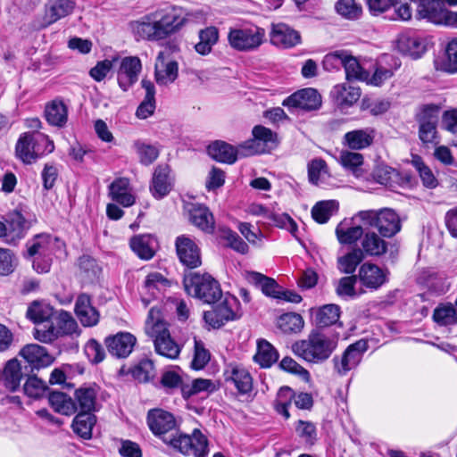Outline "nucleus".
<instances>
[{
  "label": "nucleus",
  "instance_id": "1",
  "mask_svg": "<svg viewBox=\"0 0 457 457\" xmlns=\"http://www.w3.org/2000/svg\"><path fill=\"white\" fill-rule=\"evenodd\" d=\"M147 424L150 430L184 455L206 457L209 453L208 440L195 428L191 436L178 433L177 421L172 413L162 409H153L147 413Z\"/></svg>",
  "mask_w": 457,
  "mask_h": 457
},
{
  "label": "nucleus",
  "instance_id": "2",
  "mask_svg": "<svg viewBox=\"0 0 457 457\" xmlns=\"http://www.w3.org/2000/svg\"><path fill=\"white\" fill-rule=\"evenodd\" d=\"M183 17L175 7L157 10L143 16L132 23L136 37L149 41H160L177 33L186 23Z\"/></svg>",
  "mask_w": 457,
  "mask_h": 457
},
{
  "label": "nucleus",
  "instance_id": "3",
  "mask_svg": "<svg viewBox=\"0 0 457 457\" xmlns=\"http://www.w3.org/2000/svg\"><path fill=\"white\" fill-rule=\"evenodd\" d=\"M338 333H328L320 329H312L307 339L296 341L292 345L295 355L312 363L327 361L338 344Z\"/></svg>",
  "mask_w": 457,
  "mask_h": 457
},
{
  "label": "nucleus",
  "instance_id": "4",
  "mask_svg": "<svg viewBox=\"0 0 457 457\" xmlns=\"http://www.w3.org/2000/svg\"><path fill=\"white\" fill-rule=\"evenodd\" d=\"M159 312L152 308L145 324V332L153 339L155 352L168 359L179 356L181 348L171 337L169 325L158 317Z\"/></svg>",
  "mask_w": 457,
  "mask_h": 457
},
{
  "label": "nucleus",
  "instance_id": "5",
  "mask_svg": "<svg viewBox=\"0 0 457 457\" xmlns=\"http://www.w3.org/2000/svg\"><path fill=\"white\" fill-rule=\"evenodd\" d=\"M184 287L191 295L206 303H215L222 297L219 282L209 273L190 272L185 275Z\"/></svg>",
  "mask_w": 457,
  "mask_h": 457
},
{
  "label": "nucleus",
  "instance_id": "6",
  "mask_svg": "<svg viewBox=\"0 0 457 457\" xmlns=\"http://www.w3.org/2000/svg\"><path fill=\"white\" fill-rule=\"evenodd\" d=\"M364 225L377 228L381 237H392L401 230V220L392 209L360 211L355 214Z\"/></svg>",
  "mask_w": 457,
  "mask_h": 457
},
{
  "label": "nucleus",
  "instance_id": "7",
  "mask_svg": "<svg viewBox=\"0 0 457 457\" xmlns=\"http://www.w3.org/2000/svg\"><path fill=\"white\" fill-rule=\"evenodd\" d=\"M241 316L238 300L232 295L226 296L222 303L204 313L205 322L213 328H219L228 320H237Z\"/></svg>",
  "mask_w": 457,
  "mask_h": 457
},
{
  "label": "nucleus",
  "instance_id": "8",
  "mask_svg": "<svg viewBox=\"0 0 457 457\" xmlns=\"http://www.w3.org/2000/svg\"><path fill=\"white\" fill-rule=\"evenodd\" d=\"M253 137L240 145L244 157L266 153L277 145L276 133L262 125L253 127Z\"/></svg>",
  "mask_w": 457,
  "mask_h": 457
},
{
  "label": "nucleus",
  "instance_id": "9",
  "mask_svg": "<svg viewBox=\"0 0 457 457\" xmlns=\"http://www.w3.org/2000/svg\"><path fill=\"white\" fill-rule=\"evenodd\" d=\"M368 347V342L365 339H360L348 345L340 357L337 355L333 358L335 371L339 376H345L350 370L355 369L361 361Z\"/></svg>",
  "mask_w": 457,
  "mask_h": 457
},
{
  "label": "nucleus",
  "instance_id": "10",
  "mask_svg": "<svg viewBox=\"0 0 457 457\" xmlns=\"http://www.w3.org/2000/svg\"><path fill=\"white\" fill-rule=\"evenodd\" d=\"M417 15L436 24L451 26L453 12L447 10L443 0H417Z\"/></svg>",
  "mask_w": 457,
  "mask_h": 457
},
{
  "label": "nucleus",
  "instance_id": "11",
  "mask_svg": "<svg viewBox=\"0 0 457 457\" xmlns=\"http://www.w3.org/2000/svg\"><path fill=\"white\" fill-rule=\"evenodd\" d=\"M265 30L262 28L235 29L228 33L230 46L239 51H249L258 47L262 43Z\"/></svg>",
  "mask_w": 457,
  "mask_h": 457
},
{
  "label": "nucleus",
  "instance_id": "12",
  "mask_svg": "<svg viewBox=\"0 0 457 457\" xmlns=\"http://www.w3.org/2000/svg\"><path fill=\"white\" fill-rule=\"evenodd\" d=\"M177 254L180 262L189 269H195L202 264L200 248L195 242L185 236H179L175 242Z\"/></svg>",
  "mask_w": 457,
  "mask_h": 457
},
{
  "label": "nucleus",
  "instance_id": "13",
  "mask_svg": "<svg viewBox=\"0 0 457 457\" xmlns=\"http://www.w3.org/2000/svg\"><path fill=\"white\" fill-rule=\"evenodd\" d=\"M282 104L289 108L313 111L321 105V96L314 88H303L287 97Z\"/></svg>",
  "mask_w": 457,
  "mask_h": 457
},
{
  "label": "nucleus",
  "instance_id": "14",
  "mask_svg": "<svg viewBox=\"0 0 457 457\" xmlns=\"http://www.w3.org/2000/svg\"><path fill=\"white\" fill-rule=\"evenodd\" d=\"M136 343L137 338L129 332H119L104 339L108 352L118 358L128 357L131 353Z\"/></svg>",
  "mask_w": 457,
  "mask_h": 457
},
{
  "label": "nucleus",
  "instance_id": "15",
  "mask_svg": "<svg viewBox=\"0 0 457 457\" xmlns=\"http://www.w3.org/2000/svg\"><path fill=\"white\" fill-rule=\"evenodd\" d=\"M270 42L282 48H292L301 43V35L285 23L272 24Z\"/></svg>",
  "mask_w": 457,
  "mask_h": 457
},
{
  "label": "nucleus",
  "instance_id": "16",
  "mask_svg": "<svg viewBox=\"0 0 457 457\" xmlns=\"http://www.w3.org/2000/svg\"><path fill=\"white\" fill-rule=\"evenodd\" d=\"M141 68L138 57L129 56L122 59L117 73L118 83L122 90L127 91L137 80Z\"/></svg>",
  "mask_w": 457,
  "mask_h": 457
},
{
  "label": "nucleus",
  "instance_id": "17",
  "mask_svg": "<svg viewBox=\"0 0 457 457\" xmlns=\"http://www.w3.org/2000/svg\"><path fill=\"white\" fill-rule=\"evenodd\" d=\"M16 156L25 164H31L43 155L37 147L36 134L24 133L20 137L15 147Z\"/></svg>",
  "mask_w": 457,
  "mask_h": 457
},
{
  "label": "nucleus",
  "instance_id": "18",
  "mask_svg": "<svg viewBox=\"0 0 457 457\" xmlns=\"http://www.w3.org/2000/svg\"><path fill=\"white\" fill-rule=\"evenodd\" d=\"M74 311L84 327L96 326L99 321V312L92 305L91 297L87 294L82 293L78 295Z\"/></svg>",
  "mask_w": 457,
  "mask_h": 457
},
{
  "label": "nucleus",
  "instance_id": "19",
  "mask_svg": "<svg viewBox=\"0 0 457 457\" xmlns=\"http://www.w3.org/2000/svg\"><path fill=\"white\" fill-rule=\"evenodd\" d=\"M75 5L73 0H48L45 6L43 27H47L70 15Z\"/></svg>",
  "mask_w": 457,
  "mask_h": 457
},
{
  "label": "nucleus",
  "instance_id": "20",
  "mask_svg": "<svg viewBox=\"0 0 457 457\" xmlns=\"http://www.w3.org/2000/svg\"><path fill=\"white\" fill-rule=\"evenodd\" d=\"M357 276L362 286L376 290L386 281V272L373 263L365 262L360 269Z\"/></svg>",
  "mask_w": 457,
  "mask_h": 457
},
{
  "label": "nucleus",
  "instance_id": "21",
  "mask_svg": "<svg viewBox=\"0 0 457 457\" xmlns=\"http://www.w3.org/2000/svg\"><path fill=\"white\" fill-rule=\"evenodd\" d=\"M20 354L29 364L32 370L47 367L54 361V358L48 353L46 349L37 344L25 345L21 350Z\"/></svg>",
  "mask_w": 457,
  "mask_h": 457
},
{
  "label": "nucleus",
  "instance_id": "22",
  "mask_svg": "<svg viewBox=\"0 0 457 457\" xmlns=\"http://www.w3.org/2000/svg\"><path fill=\"white\" fill-rule=\"evenodd\" d=\"M397 48L403 54L416 59L425 53L426 44L424 39L415 33L407 32L399 36Z\"/></svg>",
  "mask_w": 457,
  "mask_h": 457
},
{
  "label": "nucleus",
  "instance_id": "23",
  "mask_svg": "<svg viewBox=\"0 0 457 457\" xmlns=\"http://www.w3.org/2000/svg\"><path fill=\"white\" fill-rule=\"evenodd\" d=\"M4 220L8 233L5 242L15 244L17 240L24 237L25 231L29 228L28 221L19 210L8 212Z\"/></svg>",
  "mask_w": 457,
  "mask_h": 457
},
{
  "label": "nucleus",
  "instance_id": "24",
  "mask_svg": "<svg viewBox=\"0 0 457 457\" xmlns=\"http://www.w3.org/2000/svg\"><path fill=\"white\" fill-rule=\"evenodd\" d=\"M208 154L214 160L232 164L237 159V155L242 156V149L239 146L238 149H236L233 145L220 140L214 141L211 145H209Z\"/></svg>",
  "mask_w": 457,
  "mask_h": 457
},
{
  "label": "nucleus",
  "instance_id": "25",
  "mask_svg": "<svg viewBox=\"0 0 457 457\" xmlns=\"http://www.w3.org/2000/svg\"><path fill=\"white\" fill-rule=\"evenodd\" d=\"M170 167L166 164L158 165L153 174L150 190L155 198H162L171 190Z\"/></svg>",
  "mask_w": 457,
  "mask_h": 457
},
{
  "label": "nucleus",
  "instance_id": "26",
  "mask_svg": "<svg viewBox=\"0 0 457 457\" xmlns=\"http://www.w3.org/2000/svg\"><path fill=\"white\" fill-rule=\"evenodd\" d=\"M166 61L165 52H160L155 62V79L157 83L162 85L172 83L178 77V62Z\"/></svg>",
  "mask_w": 457,
  "mask_h": 457
},
{
  "label": "nucleus",
  "instance_id": "27",
  "mask_svg": "<svg viewBox=\"0 0 457 457\" xmlns=\"http://www.w3.org/2000/svg\"><path fill=\"white\" fill-rule=\"evenodd\" d=\"M375 135V129L371 128L354 129L345 134L344 144L352 150H362L373 144Z\"/></svg>",
  "mask_w": 457,
  "mask_h": 457
},
{
  "label": "nucleus",
  "instance_id": "28",
  "mask_svg": "<svg viewBox=\"0 0 457 457\" xmlns=\"http://www.w3.org/2000/svg\"><path fill=\"white\" fill-rule=\"evenodd\" d=\"M383 237L374 231L364 232L361 242V250L364 256L379 257L384 255L387 252L388 244Z\"/></svg>",
  "mask_w": 457,
  "mask_h": 457
},
{
  "label": "nucleus",
  "instance_id": "29",
  "mask_svg": "<svg viewBox=\"0 0 457 457\" xmlns=\"http://www.w3.org/2000/svg\"><path fill=\"white\" fill-rule=\"evenodd\" d=\"M189 220L195 227L205 233H213L214 218L206 206L193 204L189 209Z\"/></svg>",
  "mask_w": 457,
  "mask_h": 457
},
{
  "label": "nucleus",
  "instance_id": "30",
  "mask_svg": "<svg viewBox=\"0 0 457 457\" xmlns=\"http://www.w3.org/2000/svg\"><path fill=\"white\" fill-rule=\"evenodd\" d=\"M109 195L124 207H129L135 204V197L129 192V180L127 178H119L111 183Z\"/></svg>",
  "mask_w": 457,
  "mask_h": 457
},
{
  "label": "nucleus",
  "instance_id": "31",
  "mask_svg": "<svg viewBox=\"0 0 457 457\" xmlns=\"http://www.w3.org/2000/svg\"><path fill=\"white\" fill-rule=\"evenodd\" d=\"M45 118L54 127L62 128L68 120V108L60 99H54L46 104Z\"/></svg>",
  "mask_w": 457,
  "mask_h": 457
},
{
  "label": "nucleus",
  "instance_id": "32",
  "mask_svg": "<svg viewBox=\"0 0 457 457\" xmlns=\"http://www.w3.org/2000/svg\"><path fill=\"white\" fill-rule=\"evenodd\" d=\"M340 307L337 304L329 303L320 307L314 314L315 329H320L337 324L340 318Z\"/></svg>",
  "mask_w": 457,
  "mask_h": 457
},
{
  "label": "nucleus",
  "instance_id": "33",
  "mask_svg": "<svg viewBox=\"0 0 457 457\" xmlns=\"http://www.w3.org/2000/svg\"><path fill=\"white\" fill-rule=\"evenodd\" d=\"M278 360V353L275 347L267 340L261 338L257 340V351L253 361L261 368H270Z\"/></svg>",
  "mask_w": 457,
  "mask_h": 457
},
{
  "label": "nucleus",
  "instance_id": "34",
  "mask_svg": "<svg viewBox=\"0 0 457 457\" xmlns=\"http://www.w3.org/2000/svg\"><path fill=\"white\" fill-rule=\"evenodd\" d=\"M363 228L360 225H352L348 220L341 221L336 228V236L341 245H353L362 238Z\"/></svg>",
  "mask_w": 457,
  "mask_h": 457
},
{
  "label": "nucleus",
  "instance_id": "35",
  "mask_svg": "<svg viewBox=\"0 0 457 457\" xmlns=\"http://www.w3.org/2000/svg\"><path fill=\"white\" fill-rule=\"evenodd\" d=\"M48 402L54 411L62 415L70 416L78 411L76 403L72 398L62 392H50L48 394Z\"/></svg>",
  "mask_w": 457,
  "mask_h": 457
},
{
  "label": "nucleus",
  "instance_id": "36",
  "mask_svg": "<svg viewBox=\"0 0 457 457\" xmlns=\"http://www.w3.org/2000/svg\"><path fill=\"white\" fill-rule=\"evenodd\" d=\"M96 422V417L92 412H79L73 421V432L83 439H90L92 437V429Z\"/></svg>",
  "mask_w": 457,
  "mask_h": 457
},
{
  "label": "nucleus",
  "instance_id": "37",
  "mask_svg": "<svg viewBox=\"0 0 457 457\" xmlns=\"http://www.w3.org/2000/svg\"><path fill=\"white\" fill-rule=\"evenodd\" d=\"M97 391L93 386H81L75 391L77 408L79 412L96 411Z\"/></svg>",
  "mask_w": 457,
  "mask_h": 457
},
{
  "label": "nucleus",
  "instance_id": "38",
  "mask_svg": "<svg viewBox=\"0 0 457 457\" xmlns=\"http://www.w3.org/2000/svg\"><path fill=\"white\" fill-rule=\"evenodd\" d=\"M247 279L255 286L260 287L265 295L278 299L282 287L275 279L256 271L249 272Z\"/></svg>",
  "mask_w": 457,
  "mask_h": 457
},
{
  "label": "nucleus",
  "instance_id": "39",
  "mask_svg": "<svg viewBox=\"0 0 457 457\" xmlns=\"http://www.w3.org/2000/svg\"><path fill=\"white\" fill-rule=\"evenodd\" d=\"M142 87L145 90V96L137 109V116L140 119H146L151 116L155 109V87L152 81L142 79Z\"/></svg>",
  "mask_w": 457,
  "mask_h": 457
},
{
  "label": "nucleus",
  "instance_id": "40",
  "mask_svg": "<svg viewBox=\"0 0 457 457\" xmlns=\"http://www.w3.org/2000/svg\"><path fill=\"white\" fill-rule=\"evenodd\" d=\"M21 378L22 372L20 362L16 359L8 361L3 371V379L5 387L12 392L16 391L20 386Z\"/></svg>",
  "mask_w": 457,
  "mask_h": 457
},
{
  "label": "nucleus",
  "instance_id": "41",
  "mask_svg": "<svg viewBox=\"0 0 457 457\" xmlns=\"http://www.w3.org/2000/svg\"><path fill=\"white\" fill-rule=\"evenodd\" d=\"M154 243L151 235H139L130 239V247L141 259L149 260L154 254Z\"/></svg>",
  "mask_w": 457,
  "mask_h": 457
},
{
  "label": "nucleus",
  "instance_id": "42",
  "mask_svg": "<svg viewBox=\"0 0 457 457\" xmlns=\"http://www.w3.org/2000/svg\"><path fill=\"white\" fill-rule=\"evenodd\" d=\"M231 381L240 394H247L253 389V378L251 374L242 367H234L226 378Z\"/></svg>",
  "mask_w": 457,
  "mask_h": 457
},
{
  "label": "nucleus",
  "instance_id": "43",
  "mask_svg": "<svg viewBox=\"0 0 457 457\" xmlns=\"http://www.w3.org/2000/svg\"><path fill=\"white\" fill-rule=\"evenodd\" d=\"M333 94L339 105L351 106L359 100L361 89L357 87L342 84L334 87Z\"/></svg>",
  "mask_w": 457,
  "mask_h": 457
},
{
  "label": "nucleus",
  "instance_id": "44",
  "mask_svg": "<svg viewBox=\"0 0 457 457\" xmlns=\"http://www.w3.org/2000/svg\"><path fill=\"white\" fill-rule=\"evenodd\" d=\"M54 314V309L42 301H33L28 307L26 317L35 324L48 321Z\"/></svg>",
  "mask_w": 457,
  "mask_h": 457
},
{
  "label": "nucleus",
  "instance_id": "45",
  "mask_svg": "<svg viewBox=\"0 0 457 457\" xmlns=\"http://www.w3.org/2000/svg\"><path fill=\"white\" fill-rule=\"evenodd\" d=\"M219 30L213 26L207 27L199 31V42L195 44V51L206 55L211 53L212 46L218 42Z\"/></svg>",
  "mask_w": 457,
  "mask_h": 457
},
{
  "label": "nucleus",
  "instance_id": "46",
  "mask_svg": "<svg viewBox=\"0 0 457 457\" xmlns=\"http://www.w3.org/2000/svg\"><path fill=\"white\" fill-rule=\"evenodd\" d=\"M364 258L361 248L354 247L351 252L337 259L338 269L342 273L353 274Z\"/></svg>",
  "mask_w": 457,
  "mask_h": 457
},
{
  "label": "nucleus",
  "instance_id": "47",
  "mask_svg": "<svg viewBox=\"0 0 457 457\" xmlns=\"http://www.w3.org/2000/svg\"><path fill=\"white\" fill-rule=\"evenodd\" d=\"M344 68L347 80L368 81L369 72L361 66L355 57L349 54L347 52Z\"/></svg>",
  "mask_w": 457,
  "mask_h": 457
},
{
  "label": "nucleus",
  "instance_id": "48",
  "mask_svg": "<svg viewBox=\"0 0 457 457\" xmlns=\"http://www.w3.org/2000/svg\"><path fill=\"white\" fill-rule=\"evenodd\" d=\"M55 331L58 337L71 336L79 333V326L70 312L61 311L56 317Z\"/></svg>",
  "mask_w": 457,
  "mask_h": 457
},
{
  "label": "nucleus",
  "instance_id": "49",
  "mask_svg": "<svg viewBox=\"0 0 457 457\" xmlns=\"http://www.w3.org/2000/svg\"><path fill=\"white\" fill-rule=\"evenodd\" d=\"M337 206L335 200L319 202L312 207V216L318 223H326L337 210Z\"/></svg>",
  "mask_w": 457,
  "mask_h": 457
},
{
  "label": "nucleus",
  "instance_id": "50",
  "mask_svg": "<svg viewBox=\"0 0 457 457\" xmlns=\"http://www.w3.org/2000/svg\"><path fill=\"white\" fill-rule=\"evenodd\" d=\"M441 107L438 104H428L419 107L415 113V120L418 124L437 125Z\"/></svg>",
  "mask_w": 457,
  "mask_h": 457
},
{
  "label": "nucleus",
  "instance_id": "51",
  "mask_svg": "<svg viewBox=\"0 0 457 457\" xmlns=\"http://www.w3.org/2000/svg\"><path fill=\"white\" fill-rule=\"evenodd\" d=\"M303 325V317L295 312L285 313L278 320V326L284 333L300 332Z\"/></svg>",
  "mask_w": 457,
  "mask_h": 457
},
{
  "label": "nucleus",
  "instance_id": "52",
  "mask_svg": "<svg viewBox=\"0 0 457 457\" xmlns=\"http://www.w3.org/2000/svg\"><path fill=\"white\" fill-rule=\"evenodd\" d=\"M141 164L148 166L152 164L159 156L160 151L156 145L146 144L137 140L133 145Z\"/></svg>",
  "mask_w": 457,
  "mask_h": 457
},
{
  "label": "nucleus",
  "instance_id": "53",
  "mask_svg": "<svg viewBox=\"0 0 457 457\" xmlns=\"http://www.w3.org/2000/svg\"><path fill=\"white\" fill-rule=\"evenodd\" d=\"M78 265L81 275L88 281L96 279L102 271L97 262L89 255H82L79 257Z\"/></svg>",
  "mask_w": 457,
  "mask_h": 457
},
{
  "label": "nucleus",
  "instance_id": "54",
  "mask_svg": "<svg viewBox=\"0 0 457 457\" xmlns=\"http://www.w3.org/2000/svg\"><path fill=\"white\" fill-rule=\"evenodd\" d=\"M433 320L440 326L454 325L457 323V313L451 303L440 304L434 310Z\"/></svg>",
  "mask_w": 457,
  "mask_h": 457
},
{
  "label": "nucleus",
  "instance_id": "55",
  "mask_svg": "<svg viewBox=\"0 0 457 457\" xmlns=\"http://www.w3.org/2000/svg\"><path fill=\"white\" fill-rule=\"evenodd\" d=\"M131 374L139 382H148L155 376V369L153 361L144 359L131 370Z\"/></svg>",
  "mask_w": 457,
  "mask_h": 457
},
{
  "label": "nucleus",
  "instance_id": "56",
  "mask_svg": "<svg viewBox=\"0 0 457 457\" xmlns=\"http://www.w3.org/2000/svg\"><path fill=\"white\" fill-rule=\"evenodd\" d=\"M296 435L308 445H313L317 441V429L311 421L299 420L295 427Z\"/></svg>",
  "mask_w": 457,
  "mask_h": 457
},
{
  "label": "nucleus",
  "instance_id": "57",
  "mask_svg": "<svg viewBox=\"0 0 457 457\" xmlns=\"http://www.w3.org/2000/svg\"><path fill=\"white\" fill-rule=\"evenodd\" d=\"M337 12L348 20L358 19L362 9L354 0H338L335 6Z\"/></svg>",
  "mask_w": 457,
  "mask_h": 457
},
{
  "label": "nucleus",
  "instance_id": "58",
  "mask_svg": "<svg viewBox=\"0 0 457 457\" xmlns=\"http://www.w3.org/2000/svg\"><path fill=\"white\" fill-rule=\"evenodd\" d=\"M51 242L49 235H37L30 245L28 244L27 255L25 257L30 258L32 256L46 255L48 253V246Z\"/></svg>",
  "mask_w": 457,
  "mask_h": 457
},
{
  "label": "nucleus",
  "instance_id": "59",
  "mask_svg": "<svg viewBox=\"0 0 457 457\" xmlns=\"http://www.w3.org/2000/svg\"><path fill=\"white\" fill-rule=\"evenodd\" d=\"M293 398V391L288 386L281 387L278 393V399L274 403L276 411L281 414L286 420L289 419L288 407Z\"/></svg>",
  "mask_w": 457,
  "mask_h": 457
},
{
  "label": "nucleus",
  "instance_id": "60",
  "mask_svg": "<svg viewBox=\"0 0 457 457\" xmlns=\"http://www.w3.org/2000/svg\"><path fill=\"white\" fill-rule=\"evenodd\" d=\"M47 389L46 382L36 376H29L23 386L24 393L36 399L42 397Z\"/></svg>",
  "mask_w": 457,
  "mask_h": 457
},
{
  "label": "nucleus",
  "instance_id": "61",
  "mask_svg": "<svg viewBox=\"0 0 457 457\" xmlns=\"http://www.w3.org/2000/svg\"><path fill=\"white\" fill-rule=\"evenodd\" d=\"M339 162L344 168L359 176L357 172L363 163V155L356 152L342 151L339 155Z\"/></svg>",
  "mask_w": 457,
  "mask_h": 457
},
{
  "label": "nucleus",
  "instance_id": "62",
  "mask_svg": "<svg viewBox=\"0 0 457 457\" xmlns=\"http://www.w3.org/2000/svg\"><path fill=\"white\" fill-rule=\"evenodd\" d=\"M211 359L210 352L204 347L201 340L195 338V353L192 361V367L195 370H202Z\"/></svg>",
  "mask_w": 457,
  "mask_h": 457
},
{
  "label": "nucleus",
  "instance_id": "63",
  "mask_svg": "<svg viewBox=\"0 0 457 457\" xmlns=\"http://www.w3.org/2000/svg\"><path fill=\"white\" fill-rule=\"evenodd\" d=\"M85 354L93 364H98L104 361L105 351L103 345L96 339H90L85 345Z\"/></svg>",
  "mask_w": 457,
  "mask_h": 457
},
{
  "label": "nucleus",
  "instance_id": "64",
  "mask_svg": "<svg viewBox=\"0 0 457 457\" xmlns=\"http://www.w3.org/2000/svg\"><path fill=\"white\" fill-rule=\"evenodd\" d=\"M443 69L448 72L457 71V38L449 42L446 46Z\"/></svg>",
  "mask_w": 457,
  "mask_h": 457
}]
</instances>
